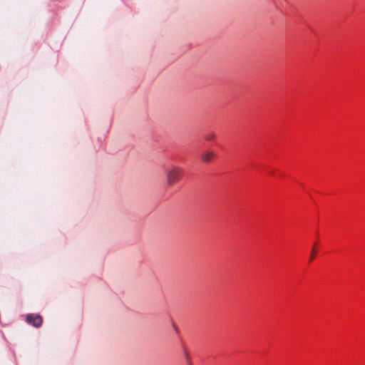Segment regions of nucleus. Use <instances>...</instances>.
Returning a JSON list of instances; mask_svg holds the SVG:
<instances>
[{
	"instance_id": "1",
	"label": "nucleus",
	"mask_w": 365,
	"mask_h": 365,
	"mask_svg": "<svg viewBox=\"0 0 365 365\" xmlns=\"http://www.w3.org/2000/svg\"><path fill=\"white\" fill-rule=\"evenodd\" d=\"M184 170L178 166H173L167 173V180L169 185L178 182L184 175Z\"/></svg>"
},
{
	"instance_id": "2",
	"label": "nucleus",
	"mask_w": 365,
	"mask_h": 365,
	"mask_svg": "<svg viewBox=\"0 0 365 365\" xmlns=\"http://www.w3.org/2000/svg\"><path fill=\"white\" fill-rule=\"evenodd\" d=\"M26 322L29 324L38 328L42 325L43 318L38 314H28L26 317Z\"/></svg>"
},
{
	"instance_id": "3",
	"label": "nucleus",
	"mask_w": 365,
	"mask_h": 365,
	"mask_svg": "<svg viewBox=\"0 0 365 365\" xmlns=\"http://www.w3.org/2000/svg\"><path fill=\"white\" fill-rule=\"evenodd\" d=\"M215 157V154L212 151H208L202 155V160L205 163H209Z\"/></svg>"
},
{
	"instance_id": "4",
	"label": "nucleus",
	"mask_w": 365,
	"mask_h": 365,
	"mask_svg": "<svg viewBox=\"0 0 365 365\" xmlns=\"http://www.w3.org/2000/svg\"><path fill=\"white\" fill-rule=\"evenodd\" d=\"M317 252H318L317 243L315 242L313 245V247H312V252H311L310 255H309V262H312L315 259L316 255L317 254Z\"/></svg>"
},
{
	"instance_id": "5",
	"label": "nucleus",
	"mask_w": 365,
	"mask_h": 365,
	"mask_svg": "<svg viewBox=\"0 0 365 365\" xmlns=\"http://www.w3.org/2000/svg\"><path fill=\"white\" fill-rule=\"evenodd\" d=\"M215 138H216V134H215V133H214L212 131L208 132L204 136V139L206 141H211V140H215Z\"/></svg>"
},
{
	"instance_id": "6",
	"label": "nucleus",
	"mask_w": 365,
	"mask_h": 365,
	"mask_svg": "<svg viewBox=\"0 0 365 365\" xmlns=\"http://www.w3.org/2000/svg\"><path fill=\"white\" fill-rule=\"evenodd\" d=\"M268 175H269L271 176H276L277 173H275L274 170H270V171L268 172Z\"/></svg>"
},
{
	"instance_id": "7",
	"label": "nucleus",
	"mask_w": 365,
	"mask_h": 365,
	"mask_svg": "<svg viewBox=\"0 0 365 365\" xmlns=\"http://www.w3.org/2000/svg\"><path fill=\"white\" fill-rule=\"evenodd\" d=\"M188 364H189V365H191V364H190V361L189 360H188Z\"/></svg>"
}]
</instances>
